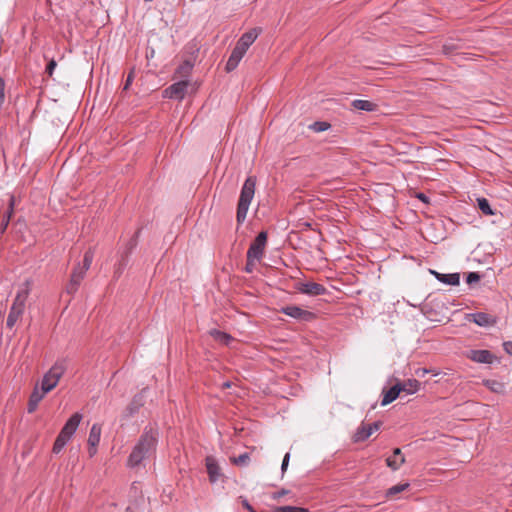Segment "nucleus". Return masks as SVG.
<instances>
[{"mask_svg": "<svg viewBox=\"0 0 512 512\" xmlns=\"http://www.w3.org/2000/svg\"><path fill=\"white\" fill-rule=\"evenodd\" d=\"M159 431L157 427L148 425L144 428L127 459L129 468L144 465L146 460L154 456L158 445Z\"/></svg>", "mask_w": 512, "mask_h": 512, "instance_id": "1", "label": "nucleus"}, {"mask_svg": "<svg viewBox=\"0 0 512 512\" xmlns=\"http://www.w3.org/2000/svg\"><path fill=\"white\" fill-rule=\"evenodd\" d=\"M255 186L256 179L250 176L245 180L241 188L236 212V220L238 224H242L246 219L249 206L255 194Z\"/></svg>", "mask_w": 512, "mask_h": 512, "instance_id": "2", "label": "nucleus"}, {"mask_svg": "<svg viewBox=\"0 0 512 512\" xmlns=\"http://www.w3.org/2000/svg\"><path fill=\"white\" fill-rule=\"evenodd\" d=\"M65 371V360L56 361L54 365L44 374L40 389L46 394L52 391L57 386Z\"/></svg>", "mask_w": 512, "mask_h": 512, "instance_id": "3", "label": "nucleus"}, {"mask_svg": "<svg viewBox=\"0 0 512 512\" xmlns=\"http://www.w3.org/2000/svg\"><path fill=\"white\" fill-rule=\"evenodd\" d=\"M267 244V232H260L253 242L250 244V247L247 251L246 258L249 259H259L261 260L264 255V249Z\"/></svg>", "mask_w": 512, "mask_h": 512, "instance_id": "4", "label": "nucleus"}, {"mask_svg": "<svg viewBox=\"0 0 512 512\" xmlns=\"http://www.w3.org/2000/svg\"><path fill=\"white\" fill-rule=\"evenodd\" d=\"M189 85V80L175 82L163 91V96L165 98L182 100L186 95Z\"/></svg>", "mask_w": 512, "mask_h": 512, "instance_id": "5", "label": "nucleus"}, {"mask_svg": "<svg viewBox=\"0 0 512 512\" xmlns=\"http://www.w3.org/2000/svg\"><path fill=\"white\" fill-rule=\"evenodd\" d=\"M294 289L308 296H321L327 292V289L323 285L315 282L298 281L294 284Z\"/></svg>", "mask_w": 512, "mask_h": 512, "instance_id": "6", "label": "nucleus"}, {"mask_svg": "<svg viewBox=\"0 0 512 512\" xmlns=\"http://www.w3.org/2000/svg\"><path fill=\"white\" fill-rule=\"evenodd\" d=\"M281 312L291 318L305 322H309L315 318V314L313 312L304 310L295 305L282 307Z\"/></svg>", "mask_w": 512, "mask_h": 512, "instance_id": "7", "label": "nucleus"}, {"mask_svg": "<svg viewBox=\"0 0 512 512\" xmlns=\"http://www.w3.org/2000/svg\"><path fill=\"white\" fill-rule=\"evenodd\" d=\"M82 420V414L79 412L74 413L65 423L63 428L61 429L59 435L63 436L66 440H69L72 438V436L75 434L80 422Z\"/></svg>", "mask_w": 512, "mask_h": 512, "instance_id": "8", "label": "nucleus"}, {"mask_svg": "<svg viewBox=\"0 0 512 512\" xmlns=\"http://www.w3.org/2000/svg\"><path fill=\"white\" fill-rule=\"evenodd\" d=\"M205 466L209 481L214 484L217 483L223 476L218 461L214 456H207L205 458Z\"/></svg>", "mask_w": 512, "mask_h": 512, "instance_id": "9", "label": "nucleus"}, {"mask_svg": "<svg viewBox=\"0 0 512 512\" xmlns=\"http://www.w3.org/2000/svg\"><path fill=\"white\" fill-rule=\"evenodd\" d=\"M261 32L262 29L258 27L245 32L241 35L235 46L240 48L244 52H247L249 47L255 42V40L261 34Z\"/></svg>", "mask_w": 512, "mask_h": 512, "instance_id": "10", "label": "nucleus"}, {"mask_svg": "<svg viewBox=\"0 0 512 512\" xmlns=\"http://www.w3.org/2000/svg\"><path fill=\"white\" fill-rule=\"evenodd\" d=\"M469 321L474 322L480 327H491L497 323L496 317L485 312H476L467 315Z\"/></svg>", "mask_w": 512, "mask_h": 512, "instance_id": "11", "label": "nucleus"}, {"mask_svg": "<svg viewBox=\"0 0 512 512\" xmlns=\"http://www.w3.org/2000/svg\"><path fill=\"white\" fill-rule=\"evenodd\" d=\"M468 358L481 364H492L495 360V356L489 350H470Z\"/></svg>", "mask_w": 512, "mask_h": 512, "instance_id": "12", "label": "nucleus"}, {"mask_svg": "<svg viewBox=\"0 0 512 512\" xmlns=\"http://www.w3.org/2000/svg\"><path fill=\"white\" fill-rule=\"evenodd\" d=\"M381 423L373 422L368 425H362L359 427L354 435L355 441L361 442L365 441L369 436H371L375 431L379 430Z\"/></svg>", "mask_w": 512, "mask_h": 512, "instance_id": "13", "label": "nucleus"}, {"mask_svg": "<svg viewBox=\"0 0 512 512\" xmlns=\"http://www.w3.org/2000/svg\"><path fill=\"white\" fill-rule=\"evenodd\" d=\"M431 274L435 276V278L440 281L441 283H444L446 285L451 286H457L460 283V274L459 273H449V274H443L439 273L435 270H430Z\"/></svg>", "mask_w": 512, "mask_h": 512, "instance_id": "14", "label": "nucleus"}, {"mask_svg": "<svg viewBox=\"0 0 512 512\" xmlns=\"http://www.w3.org/2000/svg\"><path fill=\"white\" fill-rule=\"evenodd\" d=\"M24 310L25 307L14 303L12 304L6 321L7 328L12 329L15 326L17 321L22 317Z\"/></svg>", "mask_w": 512, "mask_h": 512, "instance_id": "15", "label": "nucleus"}, {"mask_svg": "<svg viewBox=\"0 0 512 512\" xmlns=\"http://www.w3.org/2000/svg\"><path fill=\"white\" fill-rule=\"evenodd\" d=\"M245 53L246 52H244L243 50H241L240 48L235 46L231 52V55L229 56V58L227 60V63L225 66L226 71L231 72L234 69H236V67L238 66V64L240 63L242 58L244 57Z\"/></svg>", "mask_w": 512, "mask_h": 512, "instance_id": "16", "label": "nucleus"}, {"mask_svg": "<svg viewBox=\"0 0 512 512\" xmlns=\"http://www.w3.org/2000/svg\"><path fill=\"white\" fill-rule=\"evenodd\" d=\"M30 287H31V280L27 279L20 286L13 303L25 307L26 300L30 294V290H31Z\"/></svg>", "mask_w": 512, "mask_h": 512, "instance_id": "17", "label": "nucleus"}, {"mask_svg": "<svg viewBox=\"0 0 512 512\" xmlns=\"http://www.w3.org/2000/svg\"><path fill=\"white\" fill-rule=\"evenodd\" d=\"M45 395L46 393L39 389L38 386H35L29 397L27 412L33 413L37 409L38 404L44 398Z\"/></svg>", "mask_w": 512, "mask_h": 512, "instance_id": "18", "label": "nucleus"}, {"mask_svg": "<svg viewBox=\"0 0 512 512\" xmlns=\"http://www.w3.org/2000/svg\"><path fill=\"white\" fill-rule=\"evenodd\" d=\"M404 462L405 458L402 456L400 448H395L393 454L386 459L387 466L394 471L398 470Z\"/></svg>", "mask_w": 512, "mask_h": 512, "instance_id": "19", "label": "nucleus"}, {"mask_svg": "<svg viewBox=\"0 0 512 512\" xmlns=\"http://www.w3.org/2000/svg\"><path fill=\"white\" fill-rule=\"evenodd\" d=\"M14 206H15V197L10 196L9 198V204L7 211L3 214L1 223H0V232L4 233L9 225L10 219L12 217V214L14 212Z\"/></svg>", "mask_w": 512, "mask_h": 512, "instance_id": "20", "label": "nucleus"}, {"mask_svg": "<svg viewBox=\"0 0 512 512\" xmlns=\"http://www.w3.org/2000/svg\"><path fill=\"white\" fill-rule=\"evenodd\" d=\"M401 392L400 383L393 385L383 396L382 406H386L396 400Z\"/></svg>", "mask_w": 512, "mask_h": 512, "instance_id": "21", "label": "nucleus"}, {"mask_svg": "<svg viewBox=\"0 0 512 512\" xmlns=\"http://www.w3.org/2000/svg\"><path fill=\"white\" fill-rule=\"evenodd\" d=\"M100 437H101V426L97 423L93 424L91 429H90V433H89V437H88V445L89 446H98L99 442H100Z\"/></svg>", "mask_w": 512, "mask_h": 512, "instance_id": "22", "label": "nucleus"}, {"mask_svg": "<svg viewBox=\"0 0 512 512\" xmlns=\"http://www.w3.org/2000/svg\"><path fill=\"white\" fill-rule=\"evenodd\" d=\"M139 231H137L133 237L129 239V241L126 243L125 247L121 251V258L128 260V256L132 253V251L137 246V238H138Z\"/></svg>", "mask_w": 512, "mask_h": 512, "instance_id": "23", "label": "nucleus"}, {"mask_svg": "<svg viewBox=\"0 0 512 512\" xmlns=\"http://www.w3.org/2000/svg\"><path fill=\"white\" fill-rule=\"evenodd\" d=\"M420 382L416 379H408L403 383H400L401 391H405L408 394H414L419 390Z\"/></svg>", "mask_w": 512, "mask_h": 512, "instance_id": "24", "label": "nucleus"}, {"mask_svg": "<svg viewBox=\"0 0 512 512\" xmlns=\"http://www.w3.org/2000/svg\"><path fill=\"white\" fill-rule=\"evenodd\" d=\"M209 333L215 340H217L218 342H220L224 345H229L230 342L233 340L231 335L227 334L226 332L217 330V329H212V330H210Z\"/></svg>", "mask_w": 512, "mask_h": 512, "instance_id": "25", "label": "nucleus"}, {"mask_svg": "<svg viewBox=\"0 0 512 512\" xmlns=\"http://www.w3.org/2000/svg\"><path fill=\"white\" fill-rule=\"evenodd\" d=\"M143 403H144L143 395L142 394L135 395L132 402L128 405V407L126 409L127 415L132 416L133 414H135L139 410V408L143 405Z\"/></svg>", "mask_w": 512, "mask_h": 512, "instance_id": "26", "label": "nucleus"}, {"mask_svg": "<svg viewBox=\"0 0 512 512\" xmlns=\"http://www.w3.org/2000/svg\"><path fill=\"white\" fill-rule=\"evenodd\" d=\"M352 106L357 110L368 111V112L374 111L376 109V105L374 103L367 101V100H361V99H356V100L352 101Z\"/></svg>", "mask_w": 512, "mask_h": 512, "instance_id": "27", "label": "nucleus"}, {"mask_svg": "<svg viewBox=\"0 0 512 512\" xmlns=\"http://www.w3.org/2000/svg\"><path fill=\"white\" fill-rule=\"evenodd\" d=\"M408 487H409V483H400V484L394 485L387 490L386 496L394 497L397 494L405 491Z\"/></svg>", "mask_w": 512, "mask_h": 512, "instance_id": "28", "label": "nucleus"}, {"mask_svg": "<svg viewBox=\"0 0 512 512\" xmlns=\"http://www.w3.org/2000/svg\"><path fill=\"white\" fill-rule=\"evenodd\" d=\"M477 202H478V207L483 214H485V215H493L494 214V212L490 206V203L486 198H478Z\"/></svg>", "mask_w": 512, "mask_h": 512, "instance_id": "29", "label": "nucleus"}, {"mask_svg": "<svg viewBox=\"0 0 512 512\" xmlns=\"http://www.w3.org/2000/svg\"><path fill=\"white\" fill-rule=\"evenodd\" d=\"M193 63L190 60H185L176 70V73L181 76H188L192 71Z\"/></svg>", "mask_w": 512, "mask_h": 512, "instance_id": "30", "label": "nucleus"}, {"mask_svg": "<svg viewBox=\"0 0 512 512\" xmlns=\"http://www.w3.org/2000/svg\"><path fill=\"white\" fill-rule=\"evenodd\" d=\"M87 272L86 268L81 267L80 264H78L72 271L71 278L81 283L83 280L85 274Z\"/></svg>", "mask_w": 512, "mask_h": 512, "instance_id": "31", "label": "nucleus"}, {"mask_svg": "<svg viewBox=\"0 0 512 512\" xmlns=\"http://www.w3.org/2000/svg\"><path fill=\"white\" fill-rule=\"evenodd\" d=\"M68 442L69 440H66L63 436L58 435L53 445V453H60Z\"/></svg>", "mask_w": 512, "mask_h": 512, "instance_id": "32", "label": "nucleus"}, {"mask_svg": "<svg viewBox=\"0 0 512 512\" xmlns=\"http://www.w3.org/2000/svg\"><path fill=\"white\" fill-rule=\"evenodd\" d=\"M310 128L315 132H324L330 128V124L325 121H316L310 125Z\"/></svg>", "mask_w": 512, "mask_h": 512, "instance_id": "33", "label": "nucleus"}, {"mask_svg": "<svg viewBox=\"0 0 512 512\" xmlns=\"http://www.w3.org/2000/svg\"><path fill=\"white\" fill-rule=\"evenodd\" d=\"M93 258H94L93 250L88 249L84 254L83 264L81 265V267L86 268L88 270L92 264Z\"/></svg>", "mask_w": 512, "mask_h": 512, "instance_id": "34", "label": "nucleus"}, {"mask_svg": "<svg viewBox=\"0 0 512 512\" xmlns=\"http://www.w3.org/2000/svg\"><path fill=\"white\" fill-rule=\"evenodd\" d=\"M274 512H307V509L296 506H280L276 507Z\"/></svg>", "mask_w": 512, "mask_h": 512, "instance_id": "35", "label": "nucleus"}, {"mask_svg": "<svg viewBox=\"0 0 512 512\" xmlns=\"http://www.w3.org/2000/svg\"><path fill=\"white\" fill-rule=\"evenodd\" d=\"M484 384L494 392H500L503 389V384L495 380H486Z\"/></svg>", "mask_w": 512, "mask_h": 512, "instance_id": "36", "label": "nucleus"}, {"mask_svg": "<svg viewBox=\"0 0 512 512\" xmlns=\"http://www.w3.org/2000/svg\"><path fill=\"white\" fill-rule=\"evenodd\" d=\"M128 263V260L121 258L118 262V264L115 267L114 276L116 278L120 277L123 273L124 269L126 268Z\"/></svg>", "mask_w": 512, "mask_h": 512, "instance_id": "37", "label": "nucleus"}, {"mask_svg": "<svg viewBox=\"0 0 512 512\" xmlns=\"http://www.w3.org/2000/svg\"><path fill=\"white\" fill-rule=\"evenodd\" d=\"M249 459H250L249 454L248 453H243V454L239 455L238 457H234L232 459V461L236 465L243 466V465H247L248 464Z\"/></svg>", "mask_w": 512, "mask_h": 512, "instance_id": "38", "label": "nucleus"}, {"mask_svg": "<svg viewBox=\"0 0 512 512\" xmlns=\"http://www.w3.org/2000/svg\"><path fill=\"white\" fill-rule=\"evenodd\" d=\"M80 283L73 278H70V282L66 286V291L68 294H74L79 287Z\"/></svg>", "mask_w": 512, "mask_h": 512, "instance_id": "39", "label": "nucleus"}, {"mask_svg": "<svg viewBox=\"0 0 512 512\" xmlns=\"http://www.w3.org/2000/svg\"><path fill=\"white\" fill-rule=\"evenodd\" d=\"M480 279L481 275L478 272H469L466 276V282L469 285L480 281Z\"/></svg>", "mask_w": 512, "mask_h": 512, "instance_id": "40", "label": "nucleus"}, {"mask_svg": "<svg viewBox=\"0 0 512 512\" xmlns=\"http://www.w3.org/2000/svg\"><path fill=\"white\" fill-rule=\"evenodd\" d=\"M258 261H260V260L259 259H249V258H247L246 259L245 271L247 273H252L253 270H254L255 264Z\"/></svg>", "mask_w": 512, "mask_h": 512, "instance_id": "41", "label": "nucleus"}, {"mask_svg": "<svg viewBox=\"0 0 512 512\" xmlns=\"http://www.w3.org/2000/svg\"><path fill=\"white\" fill-rule=\"evenodd\" d=\"M56 66H57L56 61H55L54 59H51V60L48 62L47 66H46V73H47L49 76H52V75H53V72H54V70H55V68H56Z\"/></svg>", "mask_w": 512, "mask_h": 512, "instance_id": "42", "label": "nucleus"}, {"mask_svg": "<svg viewBox=\"0 0 512 512\" xmlns=\"http://www.w3.org/2000/svg\"><path fill=\"white\" fill-rule=\"evenodd\" d=\"M289 460H290V453H286L284 458H283V461H282V465H281V472L284 473L288 467V464H289Z\"/></svg>", "mask_w": 512, "mask_h": 512, "instance_id": "43", "label": "nucleus"}, {"mask_svg": "<svg viewBox=\"0 0 512 512\" xmlns=\"http://www.w3.org/2000/svg\"><path fill=\"white\" fill-rule=\"evenodd\" d=\"M288 493H289V491H288V490H286V489H282V490H280V491L274 492V493L272 494V498H273V499H275V500H277V499H280L281 497H283V496L287 495Z\"/></svg>", "mask_w": 512, "mask_h": 512, "instance_id": "44", "label": "nucleus"}, {"mask_svg": "<svg viewBox=\"0 0 512 512\" xmlns=\"http://www.w3.org/2000/svg\"><path fill=\"white\" fill-rule=\"evenodd\" d=\"M503 349L508 355L512 356V341H505L503 343Z\"/></svg>", "mask_w": 512, "mask_h": 512, "instance_id": "45", "label": "nucleus"}, {"mask_svg": "<svg viewBox=\"0 0 512 512\" xmlns=\"http://www.w3.org/2000/svg\"><path fill=\"white\" fill-rule=\"evenodd\" d=\"M241 503L245 509H247L249 512H256L253 507L249 504L248 500L246 498L241 497Z\"/></svg>", "mask_w": 512, "mask_h": 512, "instance_id": "46", "label": "nucleus"}, {"mask_svg": "<svg viewBox=\"0 0 512 512\" xmlns=\"http://www.w3.org/2000/svg\"><path fill=\"white\" fill-rule=\"evenodd\" d=\"M429 371L425 368H418L416 371H415V374L418 376V377H424Z\"/></svg>", "mask_w": 512, "mask_h": 512, "instance_id": "47", "label": "nucleus"}, {"mask_svg": "<svg viewBox=\"0 0 512 512\" xmlns=\"http://www.w3.org/2000/svg\"><path fill=\"white\" fill-rule=\"evenodd\" d=\"M417 198L419 200H421L422 202H424V203H428L429 202V198L425 194H423V193H419L417 195Z\"/></svg>", "mask_w": 512, "mask_h": 512, "instance_id": "48", "label": "nucleus"}, {"mask_svg": "<svg viewBox=\"0 0 512 512\" xmlns=\"http://www.w3.org/2000/svg\"><path fill=\"white\" fill-rule=\"evenodd\" d=\"M96 452H97V446H94V447L89 446L88 453H89L90 457H93L96 454Z\"/></svg>", "mask_w": 512, "mask_h": 512, "instance_id": "49", "label": "nucleus"}, {"mask_svg": "<svg viewBox=\"0 0 512 512\" xmlns=\"http://www.w3.org/2000/svg\"><path fill=\"white\" fill-rule=\"evenodd\" d=\"M131 82H132V75L130 74V75H128V77H127V80H126V83H125V87H124V89H127V88H128V86L131 84Z\"/></svg>", "mask_w": 512, "mask_h": 512, "instance_id": "50", "label": "nucleus"}, {"mask_svg": "<svg viewBox=\"0 0 512 512\" xmlns=\"http://www.w3.org/2000/svg\"><path fill=\"white\" fill-rule=\"evenodd\" d=\"M154 56V50L151 49V52H150V57H153ZM147 57H149V54H147Z\"/></svg>", "mask_w": 512, "mask_h": 512, "instance_id": "51", "label": "nucleus"}, {"mask_svg": "<svg viewBox=\"0 0 512 512\" xmlns=\"http://www.w3.org/2000/svg\"><path fill=\"white\" fill-rule=\"evenodd\" d=\"M223 386L228 388V387H230V383H229V382H225V383L223 384Z\"/></svg>", "mask_w": 512, "mask_h": 512, "instance_id": "52", "label": "nucleus"}, {"mask_svg": "<svg viewBox=\"0 0 512 512\" xmlns=\"http://www.w3.org/2000/svg\"><path fill=\"white\" fill-rule=\"evenodd\" d=\"M444 51L447 53L448 52V46L447 45H444Z\"/></svg>", "mask_w": 512, "mask_h": 512, "instance_id": "53", "label": "nucleus"}, {"mask_svg": "<svg viewBox=\"0 0 512 512\" xmlns=\"http://www.w3.org/2000/svg\"><path fill=\"white\" fill-rule=\"evenodd\" d=\"M145 2H151L152 0H144Z\"/></svg>", "mask_w": 512, "mask_h": 512, "instance_id": "54", "label": "nucleus"}]
</instances>
